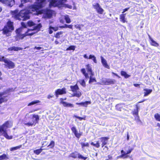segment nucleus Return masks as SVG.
Returning a JSON list of instances; mask_svg holds the SVG:
<instances>
[{"mask_svg": "<svg viewBox=\"0 0 160 160\" xmlns=\"http://www.w3.org/2000/svg\"><path fill=\"white\" fill-rule=\"evenodd\" d=\"M109 139V138L106 137H103L99 138L101 142H102L101 147L103 148V149L104 150L105 148H106L107 150L108 149V148L107 146H105L107 143V142L108 140Z\"/></svg>", "mask_w": 160, "mask_h": 160, "instance_id": "nucleus-10", "label": "nucleus"}, {"mask_svg": "<svg viewBox=\"0 0 160 160\" xmlns=\"http://www.w3.org/2000/svg\"><path fill=\"white\" fill-rule=\"evenodd\" d=\"M76 104L77 105H82V102H77L76 103Z\"/></svg>", "mask_w": 160, "mask_h": 160, "instance_id": "nucleus-62", "label": "nucleus"}, {"mask_svg": "<svg viewBox=\"0 0 160 160\" xmlns=\"http://www.w3.org/2000/svg\"><path fill=\"white\" fill-rule=\"evenodd\" d=\"M4 92H0V104L7 101V100H5V98L6 97V96H3L2 97V96L4 95Z\"/></svg>", "mask_w": 160, "mask_h": 160, "instance_id": "nucleus-28", "label": "nucleus"}, {"mask_svg": "<svg viewBox=\"0 0 160 160\" xmlns=\"http://www.w3.org/2000/svg\"><path fill=\"white\" fill-rule=\"evenodd\" d=\"M133 148H131L130 149H129L126 152V155H127V154H128L130 153L133 150Z\"/></svg>", "mask_w": 160, "mask_h": 160, "instance_id": "nucleus-50", "label": "nucleus"}, {"mask_svg": "<svg viewBox=\"0 0 160 160\" xmlns=\"http://www.w3.org/2000/svg\"><path fill=\"white\" fill-rule=\"evenodd\" d=\"M79 82L82 86L83 87L86 86V83L84 79H82L79 81Z\"/></svg>", "mask_w": 160, "mask_h": 160, "instance_id": "nucleus-46", "label": "nucleus"}, {"mask_svg": "<svg viewBox=\"0 0 160 160\" xmlns=\"http://www.w3.org/2000/svg\"><path fill=\"white\" fill-rule=\"evenodd\" d=\"M108 159H110V160H112V156L110 155H109L108 156Z\"/></svg>", "mask_w": 160, "mask_h": 160, "instance_id": "nucleus-57", "label": "nucleus"}, {"mask_svg": "<svg viewBox=\"0 0 160 160\" xmlns=\"http://www.w3.org/2000/svg\"><path fill=\"white\" fill-rule=\"evenodd\" d=\"M67 1V0H58V3H57L58 4V7H62Z\"/></svg>", "mask_w": 160, "mask_h": 160, "instance_id": "nucleus-27", "label": "nucleus"}, {"mask_svg": "<svg viewBox=\"0 0 160 160\" xmlns=\"http://www.w3.org/2000/svg\"><path fill=\"white\" fill-rule=\"evenodd\" d=\"M125 14H122L120 15V21L123 23L126 22L125 18Z\"/></svg>", "mask_w": 160, "mask_h": 160, "instance_id": "nucleus-31", "label": "nucleus"}, {"mask_svg": "<svg viewBox=\"0 0 160 160\" xmlns=\"http://www.w3.org/2000/svg\"><path fill=\"white\" fill-rule=\"evenodd\" d=\"M27 24L29 27H30L34 26L35 24L33 22L31 21H29L27 22Z\"/></svg>", "mask_w": 160, "mask_h": 160, "instance_id": "nucleus-44", "label": "nucleus"}, {"mask_svg": "<svg viewBox=\"0 0 160 160\" xmlns=\"http://www.w3.org/2000/svg\"><path fill=\"white\" fill-rule=\"evenodd\" d=\"M65 28H68L70 29H73V25L72 24L70 25H68L67 24H65Z\"/></svg>", "mask_w": 160, "mask_h": 160, "instance_id": "nucleus-48", "label": "nucleus"}, {"mask_svg": "<svg viewBox=\"0 0 160 160\" xmlns=\"http://www.w3.org/2000/svg\"><path fill=\"white\" fill-rule=\"evenodd\" d=\"M53 31L52 30H49V33L50 34H51L52 33Z\"/></svg>", "mask_w": 160, "mask_h": 160, "instance_id": "nucleus-64", "label": "nucleus"}, {"mask_svg": "<svg viewBox=\"0 0 160 160\" xmlns=\"http://www.w3.org/2000/svg\"><path fill=\"white\" fill-rule=\"evenodd\" d=\"M127 140H129V135L128 134V132H127Z\"/></svg>", "mask_w": 160, "mask_h": 160, "instance_id": "nucleus-60", "label": "nucleus"}, {"mask_svg": "<svg viewBox=\"0 0 160 160\" xmlns=\"http://www.w3.org/2000/svg\"><path fill=\"white\" fill-rule=\"evenodd\" d=\"M112 74L114 75L115 76H116V77H118L119 78H120V77L117 73H115L114 72H112Z\"/></svg>", "mask_w": 160, "mask_h": 160, "instance_id": "nucleus-56", "label": "nucleus"}, {"mask_svg": "<svg viewBox=\"0 0 160 160\" xmlns=\"http://www.w3.org/2000/svg\"><path fill=\"white\" fill-rule=\"evenodd\" d=\"M22 27L24 28H26L27 26L25 22H22L21 23Z\"/></svg>", "mask_w": 160, "mask_h": 160, "instance_id": "nucleus-51", "label": "nucleus"}, {"mask_svg": "<svg viewBox=\"0 0 160 160\" xmlns=\"http://www.w3.org/2000/svg\"><path fill=\"white\" fill-rule=\"evenodd\" d=\"M22 30V28H19L15 30V32L16 35L15 37L17 41L22 40L24 37L27 36H32L34 35V33H28V30L25 32V33L22 34L21 33Z\"/></svg>", "mask_w": 160, "mask_h": 160, "instance_id": "nucleus-5", "label": "nucleus"}, {"mask_svg": "<svg viewBox=\"0 0 160 160\" xmlns=\"http://www.w3.org/2000/svg\"><path fill=\"white\" fill-rule=\"evenodd\" d=\"M154 117L156 120L160 122V112L159 113H156L154 114Z\"/></svg>", "mask_w": 160, "mask_h": 160, "instance_id": "nucleus-35", "label": "nucleus"}, {"mask_svg": "<svg viewBox=\"0 0 160 160\" xmlns=\"http://www.w3.org/2000/svg\"><path fill=\"white\" fill-rule=\"evenodd\" d=\"M91 103V102L90 101H86L85 102H82V106L87 107L88 105L90 104Z\"/></svg>", "mask_w": 160, "mask_h": 160, "instance_id": "nucleus-42", "label": "nucleus"}, {"mask_svg": "<svg viewBox=\"0 0 160 160\" xmlns=\"http://www.w3.org/2000/svg\"><path fill=\"white\" fill-rule=\"evenodd\" d=\"M130 8V7H128L127 8H125L124 9H123V11L122 12V13H124V12H125L127 11L128 9H129Z\"/></svg>", "mask_w": 160, "mask_h": 160, "instance_id": "nucleus-52", "label": "nucleus"}, {"mask_svg": "<svg viewBox=\"0 0 160 160\" xmlns=\"http://www.w3.org/2000/svg\"><path fill=\"white\" fill-rule=\"evenodd\" d=\"M22 48L21 47H16L15 46L12 47L8 48V51H18L19 50H22Z\"/></svg>", "mask_w": 160, "mask_h": 160, "instance_id": "nucleus-25", "label": "nucleus"}, {"mask_svg": "<svg viewBox=\"0 0 160 160\" xmlns=\"http://www.w3.org/2000/svg\"><path fill=\"white\" fill-rule=\"evenodd\" d=\"M66 89L63 87L62 89L58 88L55 91V95L57 98H58L59 95L65 94L66 93Z\"/></svg>", "mask_w": 160, "mask_h": 160, "instance_id": "nucleus-13", "label": "nucleus"}, {"mask_svg": "<svg viewBox=\"0 0 160 160\" xmlns=\"http://www.w3.org/2000/svg\"><path fill=\"white\" fill-rule=\"evenodd\" d=\"M40 102V101L39 100H36L33 101H32L28 103V106H30L38 103Z\"/></svg>", "mask_w": 160, "mask_h": 160, "instance_id": "nucleus-37", "label": "nucleus"}, {"mask_svg": "<svg viewBox=\"0 0 160 160\" xmlns=\"http://www.w3.org/2000/svg\"><path fill=\"white\" fill-rule=\"evenodd\" d=\"M74 117L76 118H77L79 120L82 121V120H86V116H84L83 117H81L79 116L75 115L74 116Z\"/></svg>", "mask_w": 160, "mask_h": 160, "instance_id": "nucleus-45", "label": "nucleus"}, {"mask_svg": "<svg viewBox=\"0 0 160 160\" xmlns=\"http://www.w3.org/2000/svg\"><path fill=\"white\" fill-rule=\"evenodd\" d=\"M143 90L144 91V97H146L148 96L152 92V90L151 89H144Z\"/></svg>", "mask_w": 160, "mask_h": 160, "instance_id": "nucleus-26", "label": "nucleus"}, {"mask_svg": "<svg viewBox=\"0 0 160 160\" xmlns=\"http://www.w3.org/2000/svg\"><path fill=\"white\" fill-rule=\"evenodd\" d=\"M57 0H51L49 2V7H58V4H57L58 3Z\"/></svg>", "mask_w": 160, "mask_h": 160, "instance_id": "nucleus-24", "label": "nucleus"}, {"mask_svg": "<svg viewBox=\"0 0 160 160\" xmlns=\"http://www.w3.org/2000/svg\"><path fill=\"white\" fill-rule=\"evenodd\" d=\"M83 57L85 59H92V60L93 62L95 63H97V61L96 59V57L94 55H89V57H88L86 54H85L83 55Z\"/></svg>", "mask_w": 160, "mask_h": 160, "instance_id": "nucleus-20", "label": "nucleus"}, {"mask_svg": "<svg viewBox=\"0 0 160 160\" xmlns=\"http://www.w3.org/2000/svg\"><path fill=\"white\" fill-rule=\"evenodd\" d=\"M61 99L63 100L62 98H61ZM61 103L62 104L63 106L64 107L70 108H73L74 107V105L73 104L68 103L67 102L64 101L63 100L61 101Z\"/></svg>", "mask_w": 160, "mask_h": 160, "instance_id": "nucleus-23", "label": "nucleus"}, {"mask_svg": "<svg viewBox=\"0 0 160 160\" xmlns=\"http://www.w3.org/2000/svg\"><path fill=\"white\" fill-rule=\"evenodd\" d=\"M90 144L97 148H98L100 147L99 142V141H97L96 143H94L93 142H92L90 143Z\"/></svg>", "mask_w": 160, "mask_h": 160, "instance_id": "nucleus-32", "label": "nucleus"}, {"mask_svg": "<svg viewBox=\"0 0 160 160\" xmlns=\"http://www.w3.org/2000/svg\"><path fill=\"white\" fill-rule=\"evenodd\" d=\"M46 149H45L44 148L42 149L41 148H40L39 149H37L35 150H34L33 151L34 153L37 155H39L41 152L43 150H45Z\"/></svg>", "mask_w": 160, "mask_h": 160, "instance_id": "nucleus-33", "label": "nucleus"}, {"mask_svg": "<svg viewBox=\"0 0 160 160\" xmlns=\"http://www.w3.org/2000/svg\"><path fill=\"white\" fill-rule=\"evenodd\" d=\"M11 13L12 17L17 20L25 21L30 18L29 12L27 10H22L19 12L18 10L16 9L12 11Z\"/></svg>", "mask_w": 160, "mask_h": 160, "instance_id": "nucleus-1", "label": "nucleus"}, {"mask_svg": "<svg viewBox=\"0 0 160 160\" xmlns=\"http://www.w3.org/2000/svg\"><path fill=\"white\" fill-rule=\"evenodd\" d=\"M71 130L73 133L78 138H79L82 135V133H78L76 127H72L71 128Z\"/></svg>", "mask_w": 160, "mask_h": 160, "instance_id": "nucleus-18", "label": "nucleus"}, {"mask_svg": "<svg viewBox=\"0 0 160 160\" xmlns=\"http://www.w3.org/2000/svg\"><path fill=\"white\" fill-rule=\"evenodd\" d=\"M145 1L147 3H150L152 2V1L151 0H145Z\"/></svg>", "mask_w": 160, "mask_h": 160, "instance_id": "nucleus-63", "label": "nucleus"}, {"mask_svg": "<svg viewBox=\"0 0 160 160\" xmlns=\"http://www.w3.org/2000/svg\"><path fill=\"white\" fill-rule=\"evenodd\" d=\"M4 56L0 55V62H2L4 58Z\"/></svg>", "mask_w": 160, "mask_h": 160, "instance_id": "nucleus-59", "label": "nucleus"}, {"mask_svg": "<svg viewBox=\"0 0 160 160\" xmlns=\"http://www.w3.org/2000/svg\"><path fill=\"white\" fill-rule=\"evenodd\" d=\"M46 14L48 17H51L52 15V12L51 10H48L46 11Z\"/></svg>", "mask_w": 160, "mask_h": 160, "instance_id": "nucleus-43", "label": "nucleus"}, {"mask_svg": "<svg viewBox=\"0 0 160 160\" xmlns=\"http://www.w3.org/2000/svg\"><path fill=\"white\" fill-rule=\"evenodd\" d=\"M121 153L122 154H125V156L124 157L125 158H127L128 157V156L127 155H126V153L123 150H122L121 151Z\"/></svg>", "mask_w": 160, "mask_h": 160, "instance_id": "nucleus-49", "label": "nucleus"}, {"mask_svg": "<svg viewBox=\"0 0 160 160\" xmlns=\"http://www.w3.org/2000/svg\"><path fill=\"white\" fill-rule=\"evenodd\" d=\"M120 73L121 75L124 77L125 78H128L130 76V75L128 74L125 71H121Z\"/></svg>", "mask_w": 160, "mask_h": 160, "instance_id": "nucleus-29", "label": "nucleus"}, {"mask_svg": "<svg viewBox=\"0 0 160 160\" xmlns=\"http://www.w3.org/2000/svg\"><path fill=\"white\" fill-rule=\"evenodd\" d=\"M15 0H0V2L8 6L12 7L15 3Z\"/></svg>", "mask_w": 160, "mask_h": 160, "instance_id": "nucleus-17", "label": "nucleus"}, {"mask_svg": "<svg viewBox=\"0 0 160 160\" xmlns=\"http://www.w3.org/2000/svg\"><path fill=\"white\" fill-rule=\"evenodd\" d=\"M125 154H121L120 155L118 156L117 157V159H118L119 158H121L124 157L125 156Z\"/></svg>", "mask_w": 160, "mask_h": 160, "instance_id": "nucleus-53", "label": "nucleus"}, {"mask_svg": "<svg viewBox=\"0 0 160 160\" xmlns=\"http://www.w3.org/2000/svg\"><path fill=\"white\" fill-rule=\"evenodd\" d=\"M32 118H35L32 122H29L24 123V125L28 127L35 126L37 123H38L39 120V117L38 115L33 114L32 115Z\"/></svg>", "mask_w": 160, "mask_h": 160, "instance_id": "nucleus-8", "label": "nucleus"}, {"mask_svg": "<svg viewBox=\"0 0 160 160\" xmlns=\"http://www.w3.org/2000/svg\"><path fill=\"white\" fill-rule=\"evenodd\" d=\"M101 62L104 67L107 69H109L110 67L109 65H108L106 60L104 59L102 56L101 57Z\"/></svg>", "mask_w": 160, "mask_h": 160, "instance_id": "nucleus-22", "label": "nucleus"}, {"mask_svg": "<svg viewBox=\"0 0 160 160\" xmlns=\"http://www.w3.org/2000/svg\"><path fill=\"white\" fill-rule=\"evenodd\" d=\"M83 27L84 25L83 24H77L74 25V27L76 29L78 30H79L81 31L82 30V28Z\"/></svg>", "mask_w": 160, "mask_h": 160, "instance_id": "nucleus-34", "label": "nucleus"}, {"mask_svg": "<svg viewBox=\"0 0 160 160\" xmlns=\"http://www.w3.org/2000/svg\"><path fill=\"white\" fill-rule=\"evenodd\" d=\"M53 97L54 96L52 94H49L47 98L48 99H50L51 98H53Z\"/></svg>", "mask_w": 160, "mask_h": 160, "instance_id": "nucleus-54", "label": "nucleus"}, {"mask_svg": "<svg viewBox=\"0 0 160 160\" xmlns=\"http://www.w3.org/2000/svg\"><path fill=\"white\" fill-rule=\"evenodd\" d=\"M136 109L132 112V114L135 117V120L137 122H139L140 121L139 118V117L138 115V110L139 109V107L137 104L135 105Z\"/></svg>", "mask_w": 160, "mask_h": 160, "instance_id": "nucleus-11", "label": "nucleus"}, {"mask_svg": "<svg viewBox=\"0 0 160 160\" xmlns=\"http://www.w3.org/2000/svg\"><path fill=\"white\" fill-rule=\"evenodd\" d=\"M149 42L151 45L155 47H158L159 46L158 43L154 41L150 35H149Z\"/></svg>", "mask_w": 160, "mask_h": 160, "instance_id": "nucleus-21", "label": "nucleus"}, {"mask_svg": "<svg viewBox=\"0 0 160 160\" xmlns=\"http://www.w3.org/2000/svg\"><path fill=\"white\" fill-rule=\"evenodd\" d=\"M9 159V158L5 154H3L0 156V160L4 159L7 160Z\"/></svg>", "mask_w": 160, "mask_h": 160, "instance_id": "nucleus-38", "label": "nucleus"}, {"mask_svg": "<svg viewBox=\"0 0 160 160\" xmlns=\"http://www.w3.org/2000/svg\"><path fill=\"white\" fill-rule=\"evenodd\" d=\"M63 33L62 31L58 32L56 33L54 35V37L57 38H60L61 37H62V34Z\"/></svg>", "mask_w": 160, "mask_h": 160, "instance_id": "nucleus-30", "label": "nucleus"}, {"mask_svg": "<svg viewBox=\"0 0 160 160\" xmlns=\"http://www.w3.org/2000/svg\"><path fill=\"white\" fill-rule=\"evenodd\" d=\"M86 69L85 68L81 69V72L84 76L86 78H89L88 82L89 83L93 82H96L97 80L95 78H92V76L94 75V73L93 72L91 65L88 64L85 65Z\"/></svg>", "mask_w": 160, "mask_h": 160, "instance_id": "nucleus-2", "label": "nucleus"}, {"mask_svg": "<svg viewBox=\"0 0 160 160\" xmlns=\"http://www.w3.org/2000/svg\"><path fill=\"white\" fill-rule=\"evenodd\" d=\"M92 6L98 14H102L103 13L104 10L101 7L98 3H96L95 4L93 5Z\"/></svg>", "mask_w": 160, "mask_h": 160, "instance_id": "nucleus-15", "label": "nucleus"}, {"mask_svg": "<svg viewBox=\"0 0 160 160\" xmlns=\"http://www.w3.org/2000/svg\"><path fill=\"white\" fill-rule=\"evenodd\" d=\"M54 31H58V27H53V29Z\"/></svg>", "mask_w": 160, "mask_h": 160, "instance_id": "nucleus-55", "label": "nucleus"}, {"mask_svg": "<svg viewBox=\"0 0 160 160\" xmlns=\"http://www.w3.org/2000/svg\"><path fill=\"white\" fill-rule=\"evenodd\" d=\"M75 49V46H74L73 45H71L70 46H69L68 48H67L66 50L67 51L68 50H74Z\"/></svg>", "mask_w": 160, "mask_h": 160, "instance_id": "nucleus-47", "label": "nucleus"}, {"mask_svg": "<svg viewBox=\"0 0 160 160\" xmlns=\"http://www.w3.org/2000/svg\"><path fill=\"white\" fill-rule=\"evenodd\" d=\"M42 48L41 47H36V46H35L34 48V49H37V50H40L41 49H42Z\"/></svg>", "mask_w": 160, "mask_h": 160, "instance_id": "nucleus-58", "label": "nucleus"}, {"mask_svg": "<svg viewBox=\"0 0 160 160\" xmlns=\"http://www.w3.org/2000/svg\"><path fill=\"white\" fill-rule=\"evenodd\" d=\"M42 27V25L41 23H39L36 26L34 27L32 29H28V32L32 31H35L32 32V33H34V34L39 32L41 28Z\"/></svg>", "mask_w": 160, "mask_h": 160, "instance_id": "nucleus-14", "label": "nucleus"}, {"mask_svg": "<svg viewBox=\"0 0 160 160\" xmlns=\"http://www.w3.org/2000/svg\"><path fill=\"white\" fill-rule=\"evenodd\" d=\"M4 132L3 136L7 139H11L12 138V136H9L6 131L5 132Z\"/></svg>", "mask_w": 160, "mask_h": 160, "instance_id": "nucleus-36", "label": "nucleus"}, {"mask_svg": "<svg viewBox=\"0 0 160 160\" xmlns=\"http://www.w3.org/2000/svg\"><path fill=\"white\" fill-rule=\"evenodd\" d=\"M36 1L37 2L35 4L30 7V9L33 12L36 11L37 15L41 14L42 13V11L39 10V9L43 7V4L46 1V0H36Z\"/></svg>", "mask_w": 160, "mask_h": 160, "instance_id": "nucleus-4", "label": "nucleus"}, {"mask_svg": "<svg viewBox=\"0 0 160 160\" xmlns=\"http://www.w3.org/2000/svg\"><path fill=\"white\" fill-rule=\"evenodd\" d=\"M82 148H83L85 147H89V144L88 142L84 143L82 142L80 143Z\"/></svg>", "mask_w": 160, "mask_h": 160, "instance_id": "nucleus-40", "label": "nucleus"}, {"mask_svg": "<svg viewBox=\"0 0 160 160\" xmlns=\"http://www.w3.org/2000/svg\"><path fill=\"white\" fill-rule=\"evenodd\" d=\"M64 19L66 22L67 23H69L71 22V19L68 15H66L65 16Z\"/></svg>", "mask_w": 160, "mask_h": 160, "instance_id": "nucleus-39", "label": "nucleus"}, {"mask_svg": "<svg viewBox=\"0 0 160 160\" xmlns=\"http://www.w3.org/2000/svg\"><path fill=\"white\" fill-rule=\"evenodd\" d=\"M47 142L46 141H43L41 148H42L45 147L46 146H47V147H48L49 148H52L55 146V142L53 141H51L50 142L49 144L48 145L47 143H46L45 145H44V143H46Z\"/></svg>", "mask_w": 160, "mask_h": 160, "instance_id": "nucleus-16", "label": "nucleus"}, {"mask_svg": "<svg viewBox=\"0 0 160 160\" xmlns=\"http://www.w3.org/2000/svg\"><path fill=\"white\" fill-rule=\"evenodd\" d=\"M101 83L100 84L102 85H109L111 84H114L116 82L115 79L109 78H106L105 80H102Z\"/></svg>", "mask_w": 160, "mask_h": 160, "instance_id": "nucleus-12", "label": "nucleus"}, {"mask_svg": "<svg viewBox=\"0 0 160 160\" xmlns=\"http://www.w3.org/2000/svg\"><path fill=\"white\" fill-rule=\"evenodd\" d=\"M22 145H20L18 146H16L15 147L11 148L10 149V151H13L17 150L18 149H20V148H21L22 147Z\"/></svg>", "mask_w": 160, "mask_h": 160, "instance_id": "nucleus-41", "label": "nucleus"}, {"mask_svg": "<svg viewBox=\"0 0 160 160\" xmlns=\"http://www.w3.org/2000/svg\"><path fill=\"white\" fill-rule=\"evenodd\" d=\"M133 85L135 87H138L139 86L140 84L138 83H134L133 84Z\"/></svg>", "mask_w": 160, "mask_h": 160, "instance_id": "nucleus-61", "label": "nucleus"}, {"mask_svg": "<svg viewBox=\"0 0 160 160\" xmlns=\"http://www.w3.org/2000/svg\"><path fill=\"white\" fill-rule=\"evenodd\" d=\"M71 91L73 92L72 96L76 97L78 98L80 97L82 95L81 92L79 91H78L79 89L77 84L74 85H71L70 86Z\"/></svg>", "mask_w": 160, "mask_h": 160, "instance_id": "nucleus-6", "label": "nucleus"}, {"mask_svg": "<svg viewBox=\"0 0 160 160\" xmlns=\"http://www.w3.org/2000/svg\"><path fill=\"white\" fill-rule=\"evenodd\" d=\"M9 121H8L5 122L2 125L0 126V128L2 132H5L9 126Z\"/></svg>", "mask_w": 160, "mask_h": 160, "instance_id": "nucleus-19", "label": "nucleus"}, {"mask_svg": "<svg viewBox=\"0 0 160 160\" xmlns=\"http://www.w3.org/2000/svg\"><path fill=\"white\" fill-rule=\"evenodd\" d=\"M2 62H4L5 67L7 68L13 69L15 67V65L13 62L8 59L5 58L4 57Z\"/></svg>", "mask_w": 160, "mask_h": 160, "instance_id": "nucleus-7", "label": "nucleus"}, {"mask_svg": "<svg viewBox=\"0 0 160 160\" xmlns=\"http://www.w3.org/2000/svg\"><path fill=\"white\" fill-rule=\"evenodd\" d=\"M14 28L13 22L9 19L2 28V33L7 36H9L11 35V33L14 30Z\"/></svg>", "mask_w": 160, "mask_h": 160, "instance_id": "nucleus-3", "label": "nucleus"}, {"mask_svg": "<svg viewBox=\"0 0 160 160\" xmlns=\"http://www.w3.org/2000/svg\"><path fill=\"white\" fill-rule=\"evenodd\" d=\"M69 157L74 159L78 158L83 159L84 160H86L87 158V157L83 156L80 153L76 151H74L70 153L69 155Z\"/></svg>", "mask_w": 160, "mask_h": 160, "instance_id": "nucleus-9", "label": "nucleus"}]
</instances>
